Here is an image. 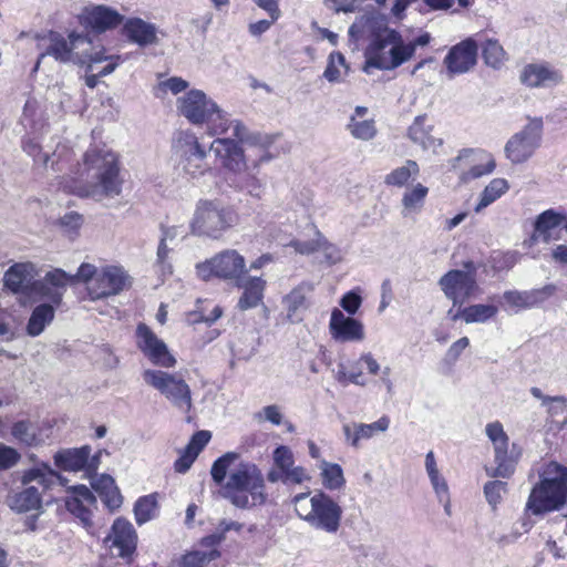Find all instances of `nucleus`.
Returning a JSON list of instances; mask_svg holds the SVG:
<instances>
[{
  "label": "nucleus",
  "mask_w": 567,
  "mask_h": 567,
  "mask_svg": "<svg viewBox=\"0 0 567 567\" xmlns=\"http://www.w3.org/2000/svg\"><path fill=\"white\" fill-rule=\"evenodd\" d=\"M104 543L113 556L130 558L136 549L137 535L128 520L117 518Z\"/></svg>",
  "instance_id": "21"
},
{
  "label": "nucleus",
  "mask_w": 567,
  "mask_h": 567,
  "mask_svg": "<svg viewBox=\"0 0 567 567\" xmlns=\"http://www.w3.org/2000/svg\"><path fill=\"white\" fill-rule=\"evenodd\" d=\"M425 468L430 477L431 484L433 486V489L435 491L440 502L445 501L446 504H449L447 484L444 477L440 475L436 461L432 451H430L425 456ZM445 508H447V505H445Z\"/></svg>",
  "instance_id": "41"
},
{
  "label": "nucleus",
  "mask_w": 567,
  "mask_h": 567,
  "mask_svg": "<svg viewBox=\"0 0 567 567\" xmlns=\"http://www.w3.org/2000/svg\"><path fill=\"white\" fill-rule=\"evenodd\" d=\"M520 81L529 87H549L559 84L563 75L546 63H530L524 66Z\"/></svg>",
  "instance_id": "27"
},
{
  "label": "nucleus",
  "mask_w": 567,
  "mask_h": 567,
  "mask_svg": "<svg viewBox=\"0 0 567 567\" xmlns=\"http://www.w3.org/2000/svg\"><path fill=\"white\" fill-rule=\"evenodd\" d=\"M91 485L110 511L121 507L123 497L111 475L102 474L96 476L92 480Z\"/></svg>",
  "instance_id": "33"
},
{
  "label": "nucleus",
  "mask_w": 567,
  "mask_h": 567,
  "mask_svg": "<svg viewBox=\"0 0 567 567\" xmlns=\"http://www.w3.org/2000/svg\"><path fill=\"white\" fill-rule=\"evenodd\" d=\"M179 113L193 124H203L218 111V105L200 90H190L177 100Z\"/></svg>",
  "instance_id": "18"
},
{
  "label": "nucleus",
  "mask_w": 567,
  "mask_h": 567,
  "mask_svg": "<svg viewBox=\"0 0 567 567\" xmlns=\"http://www.w3.org/2000/svg\"><path fill=\"white\" fill-rule=\"evenodd\" d=\"M83 223V217L76 212H70L63 215L60 219V224L62 227L68 230H76L81 227Z\"/></svg>",
  "instance_id": "64"
},
{
  "label": "nucleus",
  "mask_w": 567,
  "mask_h": 567,
  "mask_svg": "<svg viewBox=\"0 0 567 567\" xmlns=\"http://www.w3.org/2000/svg\"><path fill=\"white\" fill-rule=\"evenodd\" d=\"M131 285L132 278L123 267L105 266L100 268L95 281L87 287V292L91 300H99L116 296Z\"/></svg>",
  "instance_id": "14"
},
{
  "label": "nucleus",
  "mask_w": 567,
  "mask_h": 567,
  "mask_svg": "<svg viewBox=\"0 0 567 567\" xmlns=\"http://www.w3.org/2000/svg\"><path fill=\"white\" fill-rule=\"evenodd\" d=\"M207 132L210 136L223 135L233 128V136L243 141L246 135V127L239 121H229L227 114L218 107V111L209 120L205 121Z\"/></svg>",
  "instance_id": "36"
},
{
  "label": "nucleus",
  "mask_w": 567,
  "mask_h": 567,
  "mask_svg": "<svg viewBox=\"0 0 567 567\" xmlns=\"http://www.w3.org/2000/svg\"><path fill=\"white\" fill-rule=\"evenodd\" d=\"M292 504L298 517L311 527L329 534L339 530L342 508L322 491H317L312 495L310 492L297 494L292 498Z\"/></svg>",
  "instance_id": "4"
},
{
  "label": "nucleus",
  "mask_w": 567,
  "mask_h": 567,
  "mask_svg": "<svg viewBox=\"0 0 567 567\" xmlns=\"http://www.w3.org/2000/svg\"><path fill=\"white\" fill-rule=\"evenodd\" d=\"M419 172L420 168L417 163L415 161L408 159L403 166L389 173L384 178V183L390 186L402 187L411 177H416Z\"/></svg>",
  "instance_id": "46"
},
{
  "label": "nucleus",
  "mask_w": 567,
  "mask_h": 567,
  "mask_svg": "<svg viewBox=\"0 0 567 567\" xmlns=\"http://www.w3.org/2000/svg\"><path fill=\"white\" fill-rule=\"evenodd\" d=\"M217 550L210 553L193 551L183 556L181 567H203L206 561H210L218 556Z\"/></svg>",
  "instance_id": "54"
},
{
  "label": "nucleus",
  "mask_w": 567,
  "mask_h": 567,
  "mask_svg": "<svg viewBox=\"0 0 567 567\" xmlns=\"http://www.w3.org/2000/svg\"><path fill=\"white\" fill-rule=\"evenodd\" d=\"M507 493V483L502 481H489L484 485V495L493 509L502 502Z\"/></svg>",
  "instance_id": "53"
},
{
  "label": "nucleus",
  "mask_w": 567,
  "mask_h": 567,
  "mask_svg": "<svg viewBox=\"0 0 567 567\" xmlns=\"http://www.w3.org/2000/svg\"><path fill=\"white\" fill-rule=\"evenodd\" d=\"M319 468L321 472L322 484L326 488L334 491L344 486L346 480L343 471L339 464L321 460Z\"/></svg>",
  "instance_id": "45"
},
{
  "label": "nucleus",
  "mask_w": 567,
  "mask_h": 567,
  "mask_svg": "<svg viewBox=\"0 0 567 567\" xmlns=\"http://www.w3.org/2000/svg\"><path fill=\"white\" fill-rule=\"evenodd\" d=\"M20 457L21 455L16 449L0 442V472L16 466Z\"/></svg>",
  "instance_id": "55"
},
{
  "label": "nucleus",
  "mask_w": 567,
  "mask_h": 567,
  "mask_svg": "<svg viewBox=\"0 0 567 567\" xmlns=\"http://www.w3.org/2000/svg\"><path fill=\"white\" fill-rule=\"evenodd\" d=\"M91 446L84 445L74 449H64L54 454L55 465L68 472H79L85 470L91 473L96 471L100 463V455L91 457Z\"/></svg>",
  "instance_id": "23"
},
{
  "label": "nucleus",
  "mask_w": 567,
  "mask_h": 567,
  "mask_svg": "<svg viewBox=\"0 0 567 567\" xmlns=\"http://www.w3.org/2000/svg\"><path fill=\"white\" fill-rule=\"evenodd\" d=\"M538 476L527 498L526 511L534 516L560 511L567 503V467L549 462Z\"/></svg>",
  "instance_id": "3"
},
{
  "label": "nucleus",
  "mask_w": 567,
  "mask_h": 567,
  "mask_svg": "<svg viewBox=\"0 0 567 567\" xmlns=\"http://www.w3.org/2000/svg\"><path fill=\"white\" fill-rule=\"evenodd\" d=\"M138 349L151 360L152 363L163 368H172L176 360L169 353L167 346L145 323L136 328Z\"/></svg>",
  "instance_id": "20"
},
{
  "label": "nucleus",
  "mask_w": 567,
  "mask_h": 567,
  "mask_svg": "<svg viewBox=\"0 0 567 567\" xmlns=\"http://www.w3.org/2000/svg\"><path fill=\"white\" fill-rule=\"evenodd\" d=\"M12 436L27 446H35L42 442L38 426L30 421H19L11 427Z\"/></svg>",
  "instance_id": "44"
},
{
  "label": "nucleus",
  "mask_w": 567,
  "mask_h": 567,
  "mask_svg": "<svg viewBox=\"0 0 567 567\" xmlns=\"http://www.w3.org/2000/svg\"><path fill=\"white\" fill-rule=\"evenodd\" d=\"M317 251H321L329 264H336L341 259L339 249L333 244L328 243L321 234H318Z\"/></svg>",
  "instance_id": "58"
},
{
  "label": "nucleus",
  "mask_w": 567,
  "mask_h": 567,
  "mask_svg": "<svg viewBox=\"0 0 567 567\" xmlns=\"http://www.w3.org/2000/svg\"><path fill=\"white\" fill-rule=\"evenodd\" d=\"M238 460V453L227 452L213 463L210 474L221 487L220 495L238 508L264 504L265 481L260 470L249 462L235 465Z\"/></svg>",
  "instance_id": "2"
},
{
  "label": "nucleus",
  "mask_w": 567,
  "mask_h": 567,
  "mask_svg": "<svg viewBox=\"0 0 567 567\" xmlns=\"http://www.w3.org/2000/svg\"><path fill=\"white\" fill-rule=\"evenodd\" d=\"M274 462L276 466L284 473L293 465V454L289 447L285 445L278 446L274 451Z\"/></svg>",
  "instance_id": "57"
},
{
  "label": "nucleus",
  "mask_w": 567,
  "mask_h": 567,
  "mask_svg": "<svg viewBox=\"0 0 567 567\" xmlns=\"http://www.w3.org/2000/svg\"><path fill=\"white\" fill-rule=\"evenodd\" d=\"M487 437L494 446L496 463L495 468L486 467V474L489 477H509L515 470L516 460L508 453L509 439L499 422L488 423L485 427Z\"/></svg>",
  "instance_id": "13"
},
{
  "label": "nucleus",
  "mask_w": 567,
  "mask_h": 567,
  "mask_svg": "<svg viewBox=\"0 0 567 567\" xmlns=\"http://www.w3.org/2000/svg\"><path fill=\"white\" fill-rule=\"evenodd\" d=\"M70 279V275L62 269L48 271L43 279L34 280L27 299L33 301L48 299L53 307L59 306Z\"/></svg>",
  "instance_id": "17"
},
{
  "label": "nucleus",
  "mask_w": 567,
  "mask_h": 567,
  "mask_svg": "<svg viewBox=\"0 0 567 567\" xmlns=\"http://www.w3.org/2000/svg\"><path fill=\"white\" fill-rule=\"evenodd\" d=\"M103 61L115 62L113 56H105L102 51H93L92 42L90 47H81L79 52H75V64L87 65V70L92 71L94 63Z\"/></svg>",
  "instance_id": "50"
},
{
  "label": "nucleus",
  "mask_w": 567,
  "mask_h": 567,
  "mask_svg": "<svg viewBox=\"0 0 567 567\" xmlns=\"http://www.w3.org/2000/svg\"><path fill=\"white\" fill-rule=\"evenodd\" d=\"M37 277V269L32 262H18L12 265L3 276L7 289L21 298L27 299Z\"/></svg>",
  "instance_id": "25"
},
{
  "label": "nucleus",
  "mask_w": 567,
  "mask_h": 567,
  "mask_svg": "<svg viewBox=\"0 0 567 567\" xmlns=\"http://www.w3.org/2000/svg\"><path fill=\"white\" fill-rule=\"evenodd\" d=\"M483 59L488 66L499 68L505 60V51L497 40L488 39L482 45Z\"/></svg>",
  "instance_id": "49"
},
{
  "label": "nucleus",
  "mask_w": 567,
  "mask_h": 567,
  "mask_svg": "<svg viewBox=\"0 0 567 567\" xmlns=\"http://www.w3.org/2000/svg\"><path fill=\"white\" fill-rule=\"evenodd\" d=\"M509 188L508 182L505 178L492 179L483 189L480 195V200L475 206L474 210L480 213L482 209L489 206L502 195H504Z\"/></svg>",
  "instance_id": "43"
},
{
  "label": "nucleus",
  "mask_w": 567,
  "mask_h": 567,
  "mask_svg": "<svg viewBox=\"0 0 567 567\" xmlns=\"http://www.w3.org/2000/svg\"><path fill=\"white\" fill-rule=\"evenodd\" d=\"M390 420L388 416H382L371 424L352 423L343 425V433L348 442L352 446H358L360 440H368L377 433L385 432L389 429Z\"/></svg>",
  "instance_id": "32"
},
{
  "label": "nucleus",
  "mask_w": 567,
  "mask_h": 567,
  "mask_svg": "<svg viewBox=\"0 0 567 567\" xmlns=\"http://www.w3.org/2000/svg\"><path fill=\"white\" fill-rule=\"evenodd\" d=\"M54 318V307L49 303H41L37 306L29 319L27 331L28 334L37 337L43 332L47 324Z\"/></svg>",
  "instance_id": "39"
},
{
  "label": "nucleus",
  "mask_w": 567,
  "mask_h": 567,
  "mask_svg": "<svg viewBox=\"0 0 567 567\" xmlns=\"http://www.w3.org/2000/svg\"><path fill=\"white\" fill-rule=\"evenodd\" d=\"M155 508L156 499L153 495L141 497L134 506L136 523L142 525L148 522L153 517Z\"/></svg>",
  "instance_id": "52"
},
{
  "label": "nucleus",
  "mask_w": 567,
  "mask_h": 567,
  "mask_svg": "<svg viewBox=\"0 0 567 567\" xmlns=\"http://www.w3.org/2000/svg\"><path fill=\"white\" fill-rule=\"evenodd\" d=\"M255 419L259 422L268 421L274 425H280L282 422V414L278 405H267L261 411L255 414Z\"/></svg>",
  "instance_id": "59"
},
{
  "label": "nucleus",
  "mask_w": 567,
  "mask_h": 567,
  "mask_svg": "<svg viewBox=\"0 0 567 567\" xmlns=\"http://www.w3.org/2000/svg\"><path fill=\"white\" fill-rule=\"evenodd\" d=\"M361 297L352 291L347 292L340 300V306L349 313L354 315L361 306Z\"/></svg>",
  "instance_id": "62"
},
{
  "label": "nucleus",
  "mask_w": 567,
  "mask_h": 567,
  "mask_svg": "<svg viewBox=\"0 0 567 567\" xmlns=\"http://www.w3.org/2000/svg\"><path fill=\"white\" fill-rule=\"evenodd\" d=\"M498 309L494 305H472L462 309V319L466 323L486 322L496 316Z\"/></svg>",
  "instance_id": "47"
},
{
  "label": "nucleus",
  "mask_w": 567,
  "mask_h": 567,
  "mask_svg": "<svg viewBox=\"0 0 567 567\" xmlns=\"http://www.w3.org/2000/svg\"><path fill=\"white\" fill-rule=\"evenodd\" d=\"M247 274L246 260L235 249H226L210 259L196 265V275L199 279L208 281L217 277L227 281H238Z\"/></svg>",
  "instance_id": "9"
},
{
  "label": "nucleus",
  "mask_w": 567,
  "mask_h": 567,
  "mask_svg": "<svg viewBox=\"0 0 567 567\" xmlns=\"http://www.w3.org/2000/svg\"><path fill=\"white\" fill-rule=\"evenodd\" d=\"M235 221L233 212L213 200H200L190 223L193 234L218 239Z\"/></svg>",
  "instance_id": "6"
},
{
  "label": "nucleus",
  "mask_w": 567,
  "mask_h": 567,
  "mask_svg": "<svg viewBox=\"0 0 567 567\" xmlns=\"http://www.w3.org/2000/svg\"><path fill=\"white\" fill-rule=\"evenodd\" d=\"M344 69V73H348L349 66L346 63V59L342 53L333 52L329 55L327 68L323 72V78L330 83H336L341 80V69Z\"/></svg>",
  "instance_id": "51"
},
{
  "label": "nucleus",
  "mask_w": 567,
  "mask_h": 567,
  "mask_svg": "<svg viewBox=\"0 0 567 567\" xmlns=\"http://www.w3.org/2000/svg\"><path fill=\"white\" fill-rule=\"evenodd\" d=\"M465 270H450L439 280L445 297L453 306H462L477 289L476 268L473 261L464 264Z\"/></svg>",
  "instance_id": "10"
},
{
  "label": "nucleus",
  "mask_w": 567,
  "mask_h": 567,
  "mask_svg": "<svg viewBox=\"0 0 567 567\" xmlns=\"http://www.w3.org/2000/svg\"><path fill=\"white\" fill-rule=\"evenodd\" d=\"M210 151L223 161V165L236 173L234 179L235 186L239 190H245L248 195L255 198H261L265 193V183L250 171L243 173L246 168V159L243 148L238 142L231 137L216 138L212 145Z\"/></svg>",
  "instance_id": "5"
},
{
  "label": "nucleus",
  "mask_w": 567,
  "mask_h": 567,
  "mask_svg": "<svg viewBox=\"0 0 567 567\" xmlns=\"http://www.w3.org/2000/svg\"><path fill=\"white\" fill-rule=\"evenodd\" d=\"M313 288L311 282L303 281L284 297L282 303L290 322L295 323L301 320L300 312L308 308L307 297L313 291Z\"/></svg>",
  "instance_id": "31"
},
{
  "label": "nucleus",
  "mask_w": 567,
  "mask_h": 567,
  "mask_svg": "<svg viewBox=\"0 0 567 567\" xmlns=\"http://www.w3.org/2000/svg\"><path fill=\"white\" fill-rule=\"evenodd\" d=\"M86 21L93 29L103 32L121 24L124 17L112 8L96 6L87 11Z\"/></svg>",
  "instance_id": "35"
},
{
  "label": "nucleus",
  "mask_w": 567,
  "mask_h": 567,
  "mask_svg": "<svg viewBox=\"0 0 567 567\" xmlns=\"http://www.w3.org/2000/svg\"><path fill=\"white\" fill-rule=\"evenodd\" d=\"M8 504L18 513H27L41 507V495L37 487L29 486L9 496Z\"/></svg>",
  "instance_id": "37"
},
{
  "label": "nucleus",
  "mask_w": 567,
  "mask_h": 567,
  "mask_svg": "<svg viewBox=\"0 0 567 567\" xmlns=\"http://www.w3.org/2000/svg\"><path fill=\"white\" fill-rule=\"evenodd\" d=\"M235 285L244 289L237 303L240 310L256 308L262 301L266 281L261 277L244 276Z\"/></svg>",
  "instance_id": "30"
},
{
  "label": "nucleus",
  "mask_w": 567,
  "mask_h": 567,
  "mask_svg": "<svg viewBox=\"0 0 567 567\" xmlns=\"http://www.w3.org/2000/svg\"><path fill=\"white\" fill-rule=\"evenodd\" d=\"M196 457V452L189 451L187 447H185L184 453L175 461V471L178 473H185L189 470Z\"/></svg>",
  "instance_id": "63"
},
{
  "label": "nucleus",
  "mask_w": 567,
  "mask_h": 567,
  "mask_svg": "<svg viewBox=\"0 0 567 567\" xmlns=\"http://www.w3.org/2000/svg\"><path fill=\"white\" fill-rule=\"evenodd\" d=\"M557 291V287L554 284L545 285L538 289L518 291L507 290L504 292L503 298L505 302L516 310L530 309L554 296Z\"/></svg>",
  "instance_id": "26"
},
{
  "label": "nucleus",
  "mask_w": 567,
  "mask_h": 567,
  "mask_svg": "<svg viewBox=\"0 0 567 567\" xmlns=\"http://www.w3.org/2000/svg\"><path fill=\"white\" fill-rule=\"evenodd\" d=\"M329 332L337 342H360L364 339V327L361 321L346 316L339 308L331 311Z\"/></svg>",
  "instance_id": "24"
},
{
  "label": "nucleus",
  "mask_w": 567,
  "mask_h": 567,
  "mask_svg": "<svg viewBox=\"0 0 567 567\" xmlns=\"http://www.w3.org/2000/svg\"><path fill=\"white\" fill-rule=\"evenodd\" d=\"M143 380L177 410L189 412L193 408L190 388L181 374L148 369L144 371Z\"/></svg>",
  "instance_id": "7"
},
{
  "label": "nucleus",
  "mask_w": 567,
  "mask_h": 567,
  "mask_svg": "<svg viewBox=\"0 0 567 567\" xmlns=\"http://www.w3.org/2000/svg\"><path fill=\"white\" fill-rule=\"evenodd\" d=\"M96 498L89 487L78 485L72 487L71 495L65 501L69 512L79 517L85 525L91 520V507H95Z\"/></svg>",
  "instance_id": "29"
},
{
  "label": "nucleus",
  "mask_w": 567,
  "mask_h": 567,
  "mask_svg": "<svg viewBox=\"0 0 567 567\" xmlns=\"http://www.w3.org/2000/svg\"><path fill=\"white\" fill-rule=\"evenodd\" d=\"M349 37L353 41L361 39H372L367 55L368 58L383 51L386 42H393L399 39V32L388 28L386 20L380 14H363L355 19L349 28Z\"/></svg>",
  "instance_id": "8"
},
{
  "label": "nucleus",
  "mask_w": 567,
  "mask_h": 567,
  "mask_svg": "<svg viewBox=\"0 0 567 567\" xmlns=\"http://www.w3.org/2000/svg\"><path fill=\"white\" fill-rule=\"evenodd\" d=\"M350 134L361 141H370L377 135V127L373 120H359L351 116L348 124Z\"/></svg>",
  "instance_id": "48"
},
{
  "label": "nucleus",
  "mask_w": 567,
  "mask_h": 567,
  "mask_svg": "<svg viewBox=\"0 0 567 567\" xmlns=\"http://www.w3.org/2000/svg\"><path fill=\"white\" fill-rule=\"evenodd\" d=\"M284 483H293V484H301L305 481H309L310 476L308 475L307 471L301 466H291L289 470H286L284 473Z\"/></svg>",
  "instance_id": "60"
},
{
  "label": "nucleus",
  "mask_w": 567,
  "mask_h": 567,
  "mask_svg": "<svg viewBox=\"0 0 567 567\" xmlns=\"http://www.w3.org/2000/svg\"><path fill=\"white\" fill-rule=\"evenodd\" d=\"M388 45H392L389 54H386L383 50L367 58L364 71L368 72L369 68H375L380 70L395 69L405 61L410 60L415 52V44L403 43L400 33L399 39L393 42H386V47Z\"/></svg>",
  "instance_id": "22"
},
{
  "label": "nucleus",
  "mask_w": 567,
  "mask_h": 567,
  "mask_svg": "<svg viewBox=\"0 0 567 567\" xmlns=\"http://www.w3.org/2000/svg\"><path fill=\"white\" fill-rule=\"evenodd\" d=\"M47 40V49L40 54L34 71L39 69L41 60L47 55H51L61 62L75 63V52H79L81 47H90V39L84 34L71 33L69 40H66L56 32H50Z\"/></svg>",
  "instance_id": "16"
},
{
  "label": "nucleus",
  "mask_w": 567,
  "mask_h": 567,
  "mask_svg": "<svg viewBox=\"0 0 567 567\" xmlns=\"http://www.w3.org/2000/svg\"><path fill=\"white\" fill-rule=\"evenodd\" d=\"M451 166L453 169L460 171V181L466 184L493 173L496 162L493 155L485 150L464 148L452 159Z\"/></svg>",
  "instance_id": "11"
},
{
  "label": "nucleus",
  "mask_w": 567,
  "mask_h": 567,
  "mask_svg": "<svg viewBox=\"0 0 567 567\" xmlns=\"http://www.w3.org/2000/svg\"><path fill=\"white\" fill-rule=\"evenodd\" d=\"M212 435H210V432L208 431H198L196 432L189 443L187 444V449L189 451H193V452H196V455L198 456V454L200 453V451L207 445V443L209 442Z\"/></svg>",
  "instance_id": "61"
},
{
  "label": "nucleus",
  "mask_w": 567,
  "mask_h": 567,
  "mask_svg": "<svg viewBox=\"0 0 567 567\" xmlns=\"http://www.w3.org/2000/svg\"><path fill=\"white\" fill-rule=\"evenodd\" d=\"M429 188L421 183L408 188L402 196L403 215L417 214L424 206Z\"/></svg>",
  "instance_id": "38"
},
{
  "label": "nucleus",
  "mask_w": 567,
  "mask_h": 567,
  "mask_svg": "<svg viewBox=\"0 0 567 567\" xmlns=\"http://www.w3.org/2000/svg\"><path fill=\"white\" fill-rule=\"evenodd\" d=\"M432 126L426 125V116H416L412 125L409 127V137L411 141L420 145L424 151L436 152L442 146L443 141L432 135Z\"/></svg>",
  "instance_id": "34"
},
{
  "label": "nucleus",
  "mask_w": 567,
  "mask_h": 567,
  "mask_svg": "<svg viewBox=\"0 0 567 567\" xmlns=\"http://www.w3.org/2000/svg\"><path fill=\"white\" fill-rule=\"evenodd\" d=\"M157 27L141 18H128L123 24V34L125 38L141 48L155 45L158 43Z\"/></svg>",
  "instance_id": "28"
},
{
  "label": "nucleus",
  "mask_w": 567,
  "mask_h": 567,
  "mask_svg": "<svg viewBox=\"0 0 567 567\" xmlns=\"http://www.w3.org/2000/svg\"><path fill=\"white\" fill-rule=\"evenodd\" d=\"M477 53L478 45L472 38L453 45L443 60L449 78L472 71L477 63Z\"/></svg>",
  "instance_id": "19"
},
{
  "label": "nucleus",
  "mask_w": 567,
  "mask_h": 567,
  "mask_svg": "<svg viewBox=\"0 0 567 567\" xmlns=\"http://www.w3.org/2000/svg\"><path fill=\"white\" fill-rule=\"evenodd\" d=\"M56 477V472L53 471L47 463H39L32 468L23 472L21 482L23 485L37 482L43 486V488H48L54 483Z\"/></svg>",
  "instance_id": "42"
},
{
  "label": "nucleus",
  "mask_w": 567,
  "mask_h": 567,
  "mask_svg": "<svg viewBox=\"0 0 567 567\" xmlns=\"http://www.w3.org/2000/svg\"><path fill=\"white\" fill-rule=\"evenodd\" d=\"M99 270L94 265L91 264H82L78 272L72 276L70 275L71 279L70 282L74 281H82L89 286H92V284L95 281V278L97 277Z\"/></svg>",
  "instance_id": "56"
},
{
  "label": "nucleus",
  "mask_w": 567,
  "mask_h": 567,
  "mask_svg": "<svg viewBox=\"0 0 567 567\" xmlns=\"http://www.w3.org/2000/svg\"><path fill=\"white\" fill-rule=\"evenodd\" d=\"M175 147L181 156L179 164L186 174L198 177L206 172L207 152L202 147L195 134L181 132Z\"/></svg>",
  "instance_id": "15"
},
{
  "label": "nucleus",
  "mask_w": 567,
  "mask_h": 567,
  "mask_svg": "<svg viewBox=\"0 0 567 567\" xmlns=\"http://www.w3.org/2000/svg\"><path fill=\"white\" fill-rule=\"evenodd\" d=\"M565 220V215L554 209L543 212L535 221V234L533 238L542 237L545 243H548L550 240L549 230L556 228Z\"/></svg>",
  "instance_id": "40"
},
{
  "label": "nucleus",
  "mask_w": 567,
  "mask_h": 567,
  "mask_svg": "<svg viewBox=\"0 0 567 567\" xmlns=\"http://www.w3.org/2000/svg\"><path fill=\"white\" fill-rule=\"evenodd\" d=\"M542 118L532 120L520 132L514 134L505 145L506 157L514 164L526 162L540 145Z\"/></svg>",
  "instance_id": "12"
},
{
  "label": "nucleus",
  "mask_w": 567,
  "mask_h": 567,
  "mask_svg": "<svg viewBox=\"0 0 567 567\" xmlns=\"http://www.w3.org/2000/svg\"><path fill=\"white\" fill-rule=\"evenodd\" d=\"M74 174L64 179L63 188L81 198L101 202L121 193L118 157L109 148H89Z\"/></svg>",
  "instance_id": "1"
}]
</instances>
